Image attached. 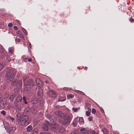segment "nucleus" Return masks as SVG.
I'll use <instances>...</instances> for the list:
<instances>
[{"label":"nucleus","instance_id":"nucleus-39","mask_svg":"<svg viewBox=\"0 0 134 134\" xmlns=\"http://www.w3.org/2000/svg\"><path fill=\"white\" fill-rule=\"evenodd\" d=\"M3 66L2 64L0 63V71L3 68Z\"/></svg>","mask_w":134,"mask_h":134},{"label":"nucleus","instance_id":"nucleus-10","mask_svg":"<svg viewBox=\"0 0 134 134\" xmlns=\"http://www.w3.org/2000/svg\"><path fill=\"white\" fill-rule=\"evenodd\" d=\"M37 95L38 96H41L43 95V91L42 89L39 88L37 91Z\"/></svg>","mask_w":134,"mask_h":134},{"label":"nucleus","instance_id":"nucleus-14","mask_svg":"<svg viewBox=\"0 0 134 134\" xmlns=\"http://www.w3.org/2000/svg\"><path fill=\"white\" fill-rule=\"evenodd\" d=\"M22 100V98L20 96H18L16 98V100L17 102H19L21 101Z\"/></svg>","mask_w":134,"mask_h":134},{"label":"nucleus","instance_id":"nucleus-4","mask_svg":"<svg viewBox=\"0 0 134 134\" xmlns=\"http://www.w3.org/2000/svg\"><path fill=\"white\" fill-rule=\"evenodd\" d=\"M11 84L12 86L20 87L22 85V81L21 80L18 81L17 79H15L11 82Z\"/></svg>","mask_w":134,"mask_h":134},{"label":"nucleus","instance_id":"nucleus-26","mask_svg":"<svg viewBox=\"0 0 134 134\" xmlns=\"http://www.w3.org/2000/svg\"><path fill=\"white\" fill-rule=\"evenodd\" d=\"M4 50L3 46L0 45V52L2 53Z\"/></svg>","mask_w":134,"mask_h":134},{"label":"nucleus","instance_id":"nucleus-41","mask_svg":"<svg viewBox=\"0 0 134 134\" xmlns=\"http://www.w3.org/2000/svg\"><path fill=\"white\" fill-rule=\"evenodd\" d=\"M93 119V117L92 116H90L88 117V119L89 120V121H91Z\"/></svg>","mask_w":134,"mask_h":134},{"label":"nucleus","instance_id":"nucleus-8","mask_svg":"<svg viewBox=\"0 0 134 134\" xmlns=\"http://www.w3.org/2000/svg\"><path fill=\"white\" fill-rule=\"evenodd\" d=\"M65 120L63 122V124H68L70 122V121L71 118L69 116H66V118L64 119Z\"/></svg>","mask_w":134,"mask_h":134},{"label":"nucleus","instance_id":"nucleus-43","mask_svg":"<svg viewBox=\"0 0 134 134\" xmlns=\"http://www.w3.org/2000/svg\"><path fill=\"white\" fill-rule=\"evenodd\" d=\"M64 89L65 90H71L70 88H64Z\"/></svg>","mask_w":134,"mask_h":134},{"label":"nucleus","instance_id":"nucleus-60","mask_svg":"<svg viewBox=\"0 0 134 134\" xmlns=\"http://www.w3.org/2000/svg\"><path fill=\"white\" fill-rule=\"evenodd\" d=\"M40 134H44L43 133H41Z\"/></svg>","mask_w":134,"mask_h":134},{"label":"nucleus","instance_id":"nucleus-59","mask_svg":"<svg viewBox=\"0 0 134 134\" xmlns=\"http://www.w3.org/2000/svg\"><path fill=\"white\" fill-rule=\"evenodd\" d=\"M45 82L46 83H48V81H45Z\"/></svg>","mask_w":134,"mask_h":134},{"label":"nucleus","instance_id":"nucleus-38","mask_svg":"<svg viewBox=\"0 0 134 134\" xmlns=\"http://www.w3.org/2000/svg\"><path fill=\"white\" fill-rule=\"evenodd\" d=\"M73 124L74 126H75L77 125V122L76 121H74L73 122Z\"/></svg>","mask_w":134,"mask_h":134},{"label":"nucleus","instance_id":"nucleus-25","mask_svg":"<svg viewBox=\"0 0 134 134\" xmlns=\"http://www.w3.org/2000/svg\"><path fill=\"white\" fill-rule=\"evenodd\" d=\"M43 128L44 131H47L48 129V127L46 125H44Z\"/></svg>","mask_w":134,"mask_h":134},{"label":"nucleus","instance_id":"nucleus-48","mask_svg":"<svg viewBox=\"0 0 134 134\" xmlns=\"http://www.w3.org/2000/svg\"><path fill=\"white\" fill-rule=\"evenodd\" d=\"M100 109L102 113H103L104 112V110H103V109L102 108L100 107Z\"/></svg>","mask_w":134,"mask_h":134},{"label":"nucleus","instance_id":"nucleus-53","mask_svg":"<svg viewBox=\"0 0 134 134\" xmlns=\"http://www.w3.org/2000/svg\"><path fill=\"white\" fill-rule=\"evenodd\" d=\"M86 105L88 106V107H90V105L89 104H86Z\"/></svg>","mask_w":134,"mask_h":134},{"label":"nucleus","instance_id":"nucleus-40","mask_svg":"<svg viewBox=\"0 0 134 134\" xmlns=\"http://www.w3.org/2000/svg\"><path fill=\"white\" fill-rule=\"evenodd\" d=\"M96 112V110L95 109L93 108L92 109V113L94 114Z\"/></svg>","mask_w":134,"mask_h":134},{"label":"nucleus","instance_id":"nucleus-11","mask_svg":"<svg viewBox=\"0 0 134 134\" xmlns=\"http://www.w3.org/2000/svg\"><path fill=\"white\" fill-rule=\"evenodd\" d=\"M17 34L19 37L21 38L24 40H25L24 38L23 35L21 34V32L20 31H18L17 33Z\"/></svg>","mask_w":134,"mask_h":134},{"label":"nucleus","instance_id":"nucleus-21","mask_svg":"<svg viewBox=\"0 0 134 134\" xmlns=\"http://www.w3.org/2000/svg\"><path fill=\"white\" fill-rule=\"evenodd\" d=\"M38 132V131L37 129L36 128H35L34 129L33 131V134H37Z\"/></svg>","mask_w":134,"mask_h":134},{"label":"nucleus","instance_id":"nucleus-55","mask_svg":"<svg viewBox=\"0 0 134 134\" xmlns=\"http://www.w3.org/2000/svg\"><path fill=\"white\" fill-rule=\"evenodd\" d=\"M114 134H119V133L118 132H116Z\"/></svg>","mask_w":134,"mask_h":134},{"label":"nucleus","instance_id":"nucleus-54","mask_svg":"<svg viewBox=\"0 0 134 134\" xmlns=\"http://www.w3.org/2000/svg\"><path fill=\"white\" fill-rule=\"evenodd\" d=\"M44 134H51L50 133H48L47 132H46L44 133Z\"/></svg>","mask_w":134,"mask_h":134},{"label":"nucleus","instance_id":"nucleus-46","mask_svg":"<svg viewBox=\"0 0 134 134\" xmlns=\"http://www.w3.org/2000/svg\"><path fill=\"white\" fill-rule=\"evenodd\" d=\"M13 29L15 30H17L18 29V28L16 26H14L13 27Z\"/></svg>","mask_w":134,"mask_h":134},{"label":"nucleus","instance_id":"nucleus-16","mask_svg":"<svg viewBox=\"0 0 134 134\" xmlns=\"http://www.w3.org/2000/svg\"><path fill=\"white\" fill-rule=\"evenodd\" d=\"M36 82L38 86L40 87L41 86L40 83H41V82L39 79H37L36 80Z\"/></svg>","mask_w":134,"mask_h":134},{"label":"nucleus","instance_id":"nucleus-27","mask_svg":"<svg viewBox=\"0 0 134 134\" xmlns=\"http://www.w3.org/2000/svg\"><path fill=\"white\" fill-rule=\"evenodd\" d=\"M80 109V108L79 107L78 108H72V110L74 112H77L78 110L79 109Z\"/></svg>","mask_w":134,"mask_h":134},{"label":"nucleus","instance_id":"nucleus-33","mask_svg":"<svg viewBox=\"0 0 134 134\" xmlns=\"http://www.w3.org/2000/svg\"><path fill=\"white\" fill-rule=\"evenodd\" d=\"M1 113L4 116L6 114V112L4 110H2L1 111Z\"/></svg>","mask_w":134,"mask_h":134},{"label":"nucleus","instance_id":"nucleus-51","mask_svg":"<svg viewBox=\"0 0 134 134\" xmlns=\"http://www.w3.org/2000/svg\"><path fill=\"white\" fill-rule=\"evenodd\" d=\"M3 100L2 99L1 97H0V104L2 102V101Z\"/></svg>","mask_w":134,"mask_h":134},{"label":"nucleus","instance_id":"nucleus-24","mask_svg":"<svg viewBox=\"0 0 134 134\" xmlns=\"http://www.w3.org/2000/svg\"><path fill=\"white\" fill-rule=\"evenodd\" d=\"M103 131L104 134H107L108 133V131L106 129L104 128L103 129Z\"/></svg>","mask_w":134,"mask_h":134},{"label":"nucleus","instance_id":"nucleus-15","mask_svg":"<svg viewBox=\"0 0 134 134\" xmlns=\"http://www.w3.org/2000/svg\"><path fill=\"white\" fill-rule=\"evenodd\" d=\"M66 97H60L58 99V101L62 102L63 101L66 99Z\"/></svg>","mask_w":134,"mask_h":134},{"label":"nucleus","instance_id":"nucleus-28","mask_svg":"<svg viewBox=\"0 0 134 134\" xmlns=\"http://www.w3.org/2000/svg\"><path fill=\"white\" fill-rule=\"evenodd\" d=\"M32 104H35L36 103H37L38 102V100L37 99H34V100L32 101Z\"/></svg>","mask_w":134,"mask_h":134},{"label":"nucleus","instance_id":"nucleus-32","mask_svg":"<svg viewBox=\"0 0 134 134\" xmlns=\"http://www.w3.org/2000/svg\"><path fill=\"white\" fill-rule=\"evenodd\" d=\"M26 98L25 97H23V100L25 104H27V103L26 101Z\"/></svg>","mask_w":134,"mask_h":134},{"label":"nucleus","instance_id":"nucleus-50","mask_svg":"<svg viewBox=\"0 0 134 134\" xmlns=\"http://www.w3.org/2000/svg\"><path fill=\"white\" fill-rule=\"evenodd\" d=\"M2 25H3V22H0V27H1Z\"/></svg>","mask_w":134,"mask_h":134},{"label":"nucleus","instance_id":"nucleus-35","mask_svg":"<svg viewBox=\"0 0 134 134\" xmlns=\"http://www.w3.org/2000/svg\"><path fill=\"white\" fill-rule=\"evenodd\" d=\"M86 115L87 116H88L90 115V112H89L88 111H87L86 113Z\"/></svg>","mask_w":134,"mask_h":134},{"label":"nucleus","instance_id":"nucleus-31","mask_svg":"<svg viewBox=\"0 0 134 134\" xmlns=\"http://www.w3.org/2000/svg\"><path fill=\"white\" fill-rule=\"evenodd\" d=\"M6 100L4 99V101L3 102H2H2L1 103H2V105L4 106L6 104Z\"/></svg>","mask_w":134,"mask_h":134},{"label":"nucleus","instance_id":"nucleus-18","mask_svg":"<svg viewBox=\"0 0 134 134\" xmlns=\"http://www.w3.org/2000/svg\"><path fill=\"white\" fill-rule=\"evenodd\" d=\"M75 91L76 92H77L78 94H81L82 95H85L84 93L81 91H80L78 90H75Z\"/></svg>","mask_w":134,"mask_h":134},{"label":"nucleus","instance_id":"nucleus-30","mask_svg":"<svg viewBox=\"0 0 134 134\" xmlns=\"http://www.w3.org/2000/svg\"><path fill=\"white\" fill-rule=\"evenodd\" d=\"M22 30L25 35H27V31H26V30L24 29L23 28Z\"/></svg>","mask_w":134,"mask_h":134},{"label":"nucleus","instance_id":"nucleus-17","mask_svg":"<svg viewBox=\"0 0 134 134\" xmlns=\"http://www.w3.org/2000/svg\"><path fill=\"white\" fill-rule=\"evenodd\" d=\"M32 127L30 126H29L26 128L27 131L28 132H30L31 131Z\"/></svg>","mask_w":134,"mask_h":134},{"label":"nucleus","instance_id":"nucleus-63","mask_svg":"<svg viewBox=\"0 0 134 134\" xmlns=\"http://www.w3.org/2000/svg\"><path fill=\"white\" fill-rule=\"evenodd\" d=\"M29 45H30V46H31V44H29Z\"/></svg>","mask_w":134,"mask_h":134},{"label":"nucleus","instance_id":"nucleus-57","mask_svg":"<svg viewBox=\"0 0 134 134\" xmlns=\"http://www.w3.org/2000/svg\"><path fill=\"white\" fill-rule=\"evenodd\" d=\"M43 101H40V103H43Z\"/></svg>","mask_w":134,"mask_h":134},{"label":"nucleus","instance_id":"nucleus-44","mask_svg":"<svg viewBox=\"0 0 134 134\" xmlns=\"http://www.w3.org/2000/svg\"><path fill=\"white\" fill-rule=\"evenodd\" d=\"M21 109V108L20 107H19L16 109V110L18 111H20Z\"/></svg>","mask_w":134,"mask_h":134},{"label":"nucleus","instance_id":"nucleus-5","mask_svg":"<svg viewBox=\"0 0 134 134\" xmlns=\"http://www.w3.org/2000/svg\"><path fill=\"white\" fill-rule=\"evenodd\" d=\"M55 114L57 116H59L63 119H65L66 116V115L65 114L63 113L61 111L55 112Z\"/></svg>","mask_w":134,"mask_h":134},{"label":"nucleus","instance_id":"nucleus-7","mask_svg":"<svg viewBox=\"0 0 134 134\" xmlns=\"http://www.w3.org/2000/svg\"><path fill=\"white\" fill-rule=\"evenodd\" d=\"M5 128L6 130L8 131L9 132H13L16 130V128L14 127H10L8 124L6 127L5 126Z\"/></svg>","mask_w":134,"mask_h":134},{"label":"nucleus","instance_id":"nucleus-36","mask_svg":"<svg viewBox=\"0 0 134 134\" xmlns=\"http://www.w3.org/2000/svg\"><path fill=\"white\" fill-rule=\"evenodd\" d=\"M86 129L85 128H82L80 130V131L81 132H83L84 131H85L86 130Z\"/></svg>","mask_w":134,"mask_h":134},{"label":"nucleus","instance_id":"nucleus-52","mask_svg":"<svg viewBox=\"0 0 134 134\" xmlns=\"http://www.w3.org/2000/svg\"><path fill=\"white\" fill-rule=\"evenodd\" d=\"M84 69L85 70H86L87 69V67L85 66L84 68Z\"/></svg>","mask_w":134,"mask_h":134},{"label":"nucleus","instance_id":"nucleus-1","mask_svg":"<svg viewBox=\"0 0 134 134\" xmlns=\"http://www.w3.org/2000/svg\"><path fill=\"white\" fill-rule=\"evenodd\" d=\"M17 116V121L22 126L25 125L26 123L27 122L29 123L28 116L27 115H24L21 118H20L21 114L20 113H18L16 115Z\"/></svg>","mask_w":134,"mask_h":134},{"label":"nucleus","instance_id":"nucleus-20","mask_svg":"<svg viewBox=\"0 0 134 134\" xmlns=\"http://www.w3.org/2000/svg\"><path fill=\"white\" fill-rule=\"evenodd\" d=\"M14 49V48L13 47H11L9 48L8 49L9 53H12L13 52Z\"/></svg>","mask_w":134,"mask_h":134},{"label":"nucleus","instance_id":"nucleus-61","mask_svg":"<svg viewBox=\"0 0 134 134\" xmlns=\"http://www.w3.org/2000/svg\"><path fill=\"white\" fill-rule=\"evenodd\" d=\"M41 104V106H42V105H43V104H41H41Z\"/></svg>","mask_w":134,"mask_h":134},{"label":"nucleus","instance_id":"nucleus-13","mask_svg":"<svg viewBox=\"0 0 134 134\" xmlns=\"http://www.w3.org/2000/svg\"><path fill=\"white\" fill-rule=\"evenodd\" d=\"M7 119L9 120V121L10 120H11L12 122H13L14 120V118L12 117L11 116L9 115L7 116Z\"/></svg>","mask_w":134,"mask_h":134},{"label":"nucleus","instance_id":"nucleus-45","mask_svg":"<svg viewBox=\"0 0 134 134\" xmlns=\"http://www.w3.org/2000/svg\"><path fill=\"white\" fill-rule=\"evenodd\" d=\"M8 25L9 27H12L13 26V24L11 23H9Z\"/></svg>","mask_w":134,"mask_h":134},{"label":"nucleus","instance_id":"nucleus-19","mask_svg":"<svg viewBox=\"0 0 134 134\" xmlns=\"http://www.w3.org/2000/svg\"><path fill=\"white\" fill-rule=\"evenodd\" d=\"M15 97V94L11 95L9 98V99L11 101H13Z\"/></svg>","mask_w":134,"mask_h":134},{"label":"nucleus","instance_id":"nucleus-37","mask_svg":"<svg viewBox=\"0 0 134 134\" xmlns=\"http://www.w3.org/2000/svg\"><path fill=\"white\" fill-rule=\"evenodd\" d=\"M25 59H26V60L25 61H26L27 59H28V60L29 62H31L32 60V59L31 58H26Z\"/></svg>","mask_w":134,"mask_h":134},{"label":"nucleus","instance_id":"nucleus-9","mask_svg":"<svg viewBox=\"0 0 134 134\" xmlns=\"http://www.w3.org/2000/svg\"><path fill=\"white\" fill-rule=\"evenodd\" d=\"M49 94L50 96L54 97H55L56 96L55 92L52 90L50 91L49 92Z\"/></svg>","mask_w":134,"mask_h":134},{"label":"nucleus","instance_id":"nucleus-3","mask_svg":"<svg viewBox=\"0 0 134 134\" xmlns=\"http://www.w3.org/2000/svg\"><path fill=\"white\" fill-rule=\"evenodd\" d=\"M23 81L24 83H25L27 81L26 86L27 87L25 88L26 90H28L30 91V88L32 87L34 85V83L33 80H31L28 81L27 78H26V79H24V78Z\"/></svg>","mask_w":134,"mask_h":134},{"label":"nucleus","instance_id":"nucleus-34","mask_svg":"<svg viewBox=\"0 0 134 134\" xmlns=\"http://www.w3.org/2000/svg\"><path fill=\"white\" fill-rule=\"evenodd\" d=\"M71 134H78V132L77 131H73L71 133Z\"/></svg>","mask_w":134,"mask_h":134},{"label":"nucleus","instance_id":"nucleus-47","mask_svg":"<svg viewBox=\"0 0 134 134\" xmlns=\"http://www.w3.org/2000/svg\"><path fill=\"white\" fill-rule=\"evenodd\" d=\"M129 21L131 22H133V21H134V19L132 18H131L130 19H129Z\"/></svg>","mask_w":134,"mask_h":134},{"label":"nucleus","instance_id":"nucleus-2","mask_svg":"<svg viewBox=\"0 0 134 134\" xmlns=\"http://www.w3.org/2000/svg\"><path fill=\"white\" fill-rule=\"evenodd\" d=\"M16 71L12 69L8 71L5 75V78L8 81H10L14 79V76L16 74Z\"/></svg>","mask_w":134,"mask_h":134},{"label":"nucleus","instance_id":"nucleus-42","mask_svg":"<svg viewBox=\"0 0 134 134\" xmlns=\"http://www.w3.org/2000/svg\"><path fill=\"white\" fill-rule=\"evenodd\" d=\"M92 134H99L98 132H96L94 131H93L92 132Z\"/></svg>","mask_w":134,"mask_h":134},{"label":"nucleus","instance_id":"nucleus-62","mask_svg":"<svg viewBox=\"0 0 134 134\" xmlns=\"http://www.w3.org/2000/svg\"><path fill=\"white\" fill-rule=\"evenodd\" d=\"M47 125H49V124H47Z\"/></svg>","mask_w":134,"mask_h":134},{"label":"nucleus","instance_id":"nucleus-12","mask_svg":"<svg viewBox=\"0 0 134 134\" xmlns=\"http://www.w3.org/2000/svg\"><path fill=\"white\" fill-rule=\"evenodd\" d=\"M90 131L88 130H86L83 132H81L80 134H90Z\"/></svg>","mask_w":134,"mask_h":134},{"label":"nucleus","instance_id":"nucleus-22","mask_svg":"<svg viewBox=\"0 0 134 134\" xmlns=\"http://www.w3.org/2000/svg\"><path fill=\"white\" fill-rule=\"evenodd\" d=\"M74 96L72 94H70L69 95H68L67 96V99H69L70 98H72L74 97Z\"/></svg>","mask_w":134,"mask_h":134},{"label":"nucleus","instance_id":"nucleus-29","mask_svg":"<svg viewBox=\"0 0 134 134\" xmlns=\"http://www.w3.org/2000/svg\"><path fill=\"white\" fill-rule=\"evenodd\" d=\"M79 120L81 122H84L83 118L82 117L79 118Z\"/></svg>","mask_w":134,"mask_h":134},{"label":"nucleus","instance_id":"nucleus-58","mask_svg":"<svg viewBox=\"0 0 134 134\" xmlns=\"http://www.w3.org/2000/svg\"><path fill=\"white\" fill-rule=\"evenodd\" d=\"M88 110H90V111H91V109H90L89 108H88Z\"/></svg>","mask_w":134,"mask_h":134},{"label":"nucleus","instance_id":"nucleus-49","mask_svg":"<svg viewBox=\"0 0 134 134\" xmlns=\"http://www.w3.org/2000/svg\"><path fill=\"white\" fill-rule=\"evenodd\" d=\"M6 59L8 60V62H9L10 61V59L8 57H7V58H6Z\"/></svg>","mask_w":134,"mask_h":134},{"label":"nucleus","instance_id":"nucleus-56","mask_svg":"<svg viewBox=\"0 0 134 134\" xmlns=\"http://www.w3.org/2000/svg\"><path fill=\"white\" fill-rule=\"evenodd\" d=\"M60 131L61 132H63V131H62L61 129H60Z\"/></svg>","mask_w":134,"mask_h":134},{"label":"nucleus","instance_id":"nucleus-6","mask_svg":"<svg viewBox=\"0 0 134 134\" xmlns=\"http://www.w3.org/2000/svg\"><path fill=\"white\" fill-rule=\"evenodd\" d=\"M52 115L51 114H47L46 115V116L47 118H48L51 121L50 123H51V124L50 125V128H54V127H52L53 126H52V124L54 125L55 124V123L54 122H53V120L52 119Z\"/></svg>","mask_w":134,"mask_h":134},{"label":"nucleus","instance_id":"nucleus-23","mask_svg":"<svg viewBox=\"0 0 134 134\" xmlns=\"http://www.w3.org/2000/svg\"><path fill=\"white\" fill-rule=\"evenodd\" d=\"M30 110V109L29 108H27L24 111V113L27 114H28L29 111Z\"/></svg>","mask_w":134,"mask_h":134}]
</instances>
